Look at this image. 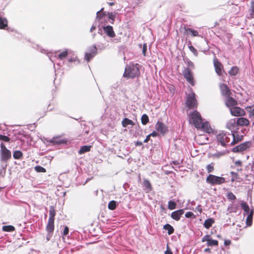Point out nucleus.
<instances>
[{
  "mask_svg": "<svg viewBox=\"0 0 254 254\" xmlns=\"http://www.w3.org/2000/svg\"><path fill=\"white\" fill-rule=\"evenodd\" d=\"M140 65L138 64L127 65L125 69L123 76L127 78H134L140 76Z\"/></svg>",
  "mask_w": 254,
  "mask_h": 254,
  "instance_id": "obj_1",
  "label": "nucleus"
},
{
  "mask_svg": "<svg viewBox=\"0 0 254 254\" xmlns=\"http://www.w3.org/2000/svg\"><path fill=\"white\" fill-rule=\"evenodd\" d=\"M189 123L192 124L196 128H199L202 119L200 114L197 111H194L189 114Z\"/></svg>",
  "mask_w": 254,
  "mask_h": 254,
  "instance_id": "obj_2",
  "label": "nucleus"
},
{
  "mask_svg": "<svg viewBox=\"0 0 254 254\" xmlns=\"http://www.w3.org/2000/svg\"><path fill=\"white\" fill-rule=\"evenodd\" d=\"M190 89L191 92L187 95L186 104L189 109H193L197 108V101L195 98V94L192 91L191 88Z\"/></svg>",
  "mask_w": 254,
  "mask_h": 254,
  "instance_id": "obj_3",
  "label": "nucleus"
},
{
  "mask_svg": "<svg viewBox=\"0 0 254 254\" xmlns=\"http://www.w3.org/2000/svg\"><path fill=\"white\" fill-rule=\"evenodd\" d=\"M206 182L212 186H214L224 184L226 180L223 177L209 174L206 179Z\"/></svg>",
  "mask_w": 254,
  "mask_h": 254,
  "instance_id": "obj_4",
  "label": "nucleus"
},
{
  "mask_svg": "<svg viewBox=\"0 0 254 254\" xmlns=\"http://www.w3.org/2000/svg\"><path fill=\"white\" fill-rule=\"evenodd\" d=\"M230 136L231 134L229 133L222 132L217 135L216 138L222 146H225L227 143L231 142Z\"/></svg>",
  "mask_w": 254,
  "mask_h": 254,
  "instance_id": "obj_5",
  "label": "nucleus"
},
{
  "mask_svg": "<svg viewBox=\"0 0 254 254\" xmlns=\"http://www.w3.org/2000/svg\"><path fill=\"white\" fill-rule=\"evenodd\" d=\"M184 78L192 86H194L195 82L192 71L189 68H185L183 71Z\"/></svg>",
  "mask_w": 254,
  "mask_h": 254,
  "instance_id": "obj_6",
  "label": "nucleus"
},
{
  "mask_svg": "<svg viewBox=\"0 0 254 254\" xmlns=\"http://www.w3.org/2000/svg\"><path fill=\"white\" fill-rule=\"evenodd\" d=\"M231 132V135L233 137V140L229 144L230 146H234V145L243 140V135L240 134L238 129L232 131Z\"/></svg>",
  "mask_w": 254,
  "mask_h": 254,
  "instance_id": "obj_7",
  "label": "nucleus"
},
{
  "mask_svg": "<svg viewBox=\"0 0 254 254\" xmlns=\"http://www.w3.org/2000/svg\"><path fill=\"white\" fill-rule=\"evenodd\" d=\"M1 147V159L2 161H7L11 157V152L8 150L3 143H0Z\"/></svg>",
  "mask_w": 254,
  "mask_h": 254,
  "instance_id": "obj_8",
  "label": "nucleus"
},
{
  "mask_svg": "<svg viewBox=\"0 0 254 254\" xmlns=\"http://www.w3.org/2000/svg\"><path fill=\"white\" fill-rule=\"evenodd\" d=\"M230 112L231 115L235 117H243L246 115L245 110L236 106L230 108Z\"/></svg>",
  "mask_w": 254,
  "mask_h": 254,
  "instance_id": "obj_9",
  "label": "nucleus"
},
{
  "mask_svg": "<svg viewBox=\"0 0 254 254\" xmlns=\"http://www.w3.org/2000/svg\"><path fill=\"white\" fill-rule=\"evenodd\" d=\"M54 228V221L48 220V224L46 226V231H47L46 239L48 241H50L51 237H52Z\"/></svg>",
  "mask_w": 254,
  "mask_h": 254,
  "instance_id": "obj_10",
  "label": "nucleus"
},
{
  "mask_svg": "<svg viewBox=\"0 0 254 254\" xmlns=\"http://www.w3.org/2000/svg\"><path fill=\"white\" fill-rule=\"evenodd\" d=\"M97 53V49L95 46H91L89 49V51L85 53V59L89 62Z\"/></svg>",
  "mask_w": 254,
  "mask_h": 254,
  "instance_id": "obj_11",
  "label": "nucleus"
},
{
  "mask_svg": "<svg viewBox=\"0 0 254 254\" xmlns=\"http://www.w3.org/2000/svg\"><path fill=\"white\" fill-rule=\"evenodd\" d=\"M251 145V142H245L234 147L232 149V151L235 153L243 152L247 150L248 148H250Z\"/></svg>",
  "mask_w": 254,
  "mask_h": 254,
  "instance_id": "obj_12",
  "label": "nucleus"
},
{
  "mask_svg": "<svg viewBox=\"0 0 254 254\" xmlns=\"http://www.w3.org/2000/svg\"><path fill=\"white\" fill-rule=\"evenodd\" d=\"M213 64L215 67V72L217 74L221 76L222 75V71H223V65L219 62L217 59L215 58L213 60Z\"/></svg>",
  "mask_w": 254,
  "mask_h": 254,
  "instance_id": "obj_13",
  "label": "nucleus"
},
{
  "mask_svg": "<svg viewBox=\"0 0 254 254\" xmlns=\"http://www.w3.org/2000/svg\"><path fill=\"white\" fill-rule=\"evenodd\" d=\"M202 242H207V245L208 246H218V241L215 240H212L210 236L209 235H205L202 238Z\"/></svg>",
  "mask_w": 254,
  "mask_h": 254,
  "instance_id": "obj_14",
  "label": "nucleus"
},
{
  "mask_svg": "<svg viewBox=\"0 0 254 254\" xmlns=\"http://www.w3.org/2000/svg\"><path fill=\"white\" fill-rule=\"evenodd\" d=\"M238 127L236 119H231L226 124V128L231 132L238 129Z\"/></svg>",
  "mask_w": 254,
  "mask_h": 254,
  "instance_id": "obj_15",
  "label": "nucleus"
},
{
  "mask_svg": "<svg viewBox=\"0 0 254 254\" xmlns=\"http://www.w3.org/2000/svg\"><path fill=\"white\" fill-rule=\"evenodd\" d=\"M155 128L158 132L164 135L168 131L167 127L162 122L158 121L155 125Z\"/></svg>",
  "mask_w": 254,
  "mask_h": 254,
  "instance_id": "obj_16",
  "label": "nucleus"
},
{
  "mask_svg": "<svg viewBox=\"0 0 254 254\" xmlns=\"http://www.w3.org/2000/svg\"><path fill=\"white\" fill-rule=\"evenodd\" d=\"M219 88L222 95L225 96L226 97L231 95V91L229 87L226 84L223 83L220 84L219 85Z\"/></svg>",
  "mask_w": 254,
  "mask_h": 254,
  "instance_id": "obj_17",
  "label": "nucleus"
},
{
  "mask_svg": "<svg viewBox=\"0 0 254 254\" xmlns=\"http://www.w3.org/2000/svg\"><path fill=\"white\" fill-rule=\"evenodd\" d=\"M227 99L225 101V105L229 108L233 107L238 105V102L230 96L226 97Z\"/></svg>",
  "mask_w": 254,
  "mask_h": 254,
  "instance_id": "obj_18",
  "label": "nucleus"
},
{
  "mask_svg": "<svg viewBox=\"0 0 254 254\" xmlns=\"http://www.w3.org/2000/svg\"><path fill=\"white\" fill-rule=\"evenodd\" d=\"M104 32L107 36L111 38H114L116 36L115 33L113 30V28L111 26H106L103 27Z\"/></svg>",
  "mask_w": 254,
  "mask_h": 254,
  "instance_id": "obj_19",
  "label": "nucleus"
},
{
  "mask_svg": "<svg viewBox=\"0 0 254 254\" xmlns=\"http://www.w3.org/2000/svg\"><path fill=\"white\" fill-rule=\"evenodd\" d=\"M184 213V209H179L171 213V217L176 221H179L181 216Z\"/></svg>",
  "mask_w": 254,
  "mask_h": 254,
  "instance_id": "obj_20",
  "label": "nucleus"
},
{
  "mask_svg": "<svg viewBox=\"0 0 254 254\" xmlns=\"http://www.w3.org/2000/svg\"><path fill=\"white\" fill-rule=\"evenodd\" d=\"M203 130L204 131L207 133H210L212 129L211 127L209 124L208 122H201L199 127V128Z\"/></svg>",
  "mask_w": 254,
  "mask_h": 254,
  "instance_id": "obj_21",
  "label": "nucleus"
},
{
  "mask_svg": "<svg viewBox=\"0 0 254 254\" xmlns=\"http://www.w3.org/2000/svg\"><path fill=\"white\" fill-rule=\"evenodd\" d=\"M238 126L244 127L248 126L250 124L249 120L244 117H240L236 119Z\"/></svg>",
  "mask_w": 254,
  "mask_h": 254,
  "instance_id": "obj_22",
  "label": "nucleus"
},
{
  "mask_svg": "<svg viewBox=\"0 0 254 254\" xmlns=\"http://www.w3.org/2000/svg\"><path fill=\"white\" fill-rule=\"evenodd\" d=\"M184 29L185 30V33L187 35H189V33H190L192 36L196 37L198 36V32L197 31L193 30L192 29L187 28L186 26H184Z\"/></svg>",
  "mask_w": 254,
  "mask_h": 254,
  "instance_id": "obj_23",
  "label": "nucleus"
},
{
  "mask_svg": "<svg viewBox=\"0 0 254 254\" xmlns=\"http://www.w3.org/2000/svg\"><path fill=\"white\" fill-rule=\"evenodd\" d=\"M254 212V210H251L246 218V224L248 226L250 227L252 225Z\"/></svg>",
  "mask_w": 254,
  "mask_h": 254,
  "instance_id": "obj_24",
  "label": "nucleus"
},
{
  "mask_svg": "<svg viewBox=\"0 0 254 254\" xmlns=\"http://www.w3.org/2000/svg\"><path fill=\"white\" fill-rule=\"evenodd\" d=\"M122 125L124 127H126L128 125H131L133 126L135 124L132 120L126 118L122 121Z\"/></svg>",
  "mask_w": 254,
  "mask_h": 254,
  "instance_id": "obj_25",
  "label": "nucleus"
},
{
  "mask_svg": "<svg viewBox=\"0 0 254 254\" xmlns=\"http://www.w3.org/2000/svg\"><path fill=\"white\" fill-rule=\"evenodd\" d=\"M92 147L91 145H84L81 147L78 151L79 154H82L87 152H89Z\"/></svg>",
  "mask_w": 254,
  "mask_h": 254,
  "instance_id": "obj_26",
  "label": "nucleus"
},
{
  "mask_svg": "<svg viewBox=\"0 0 254 254\" xmlns=\"http://www.w3.org/2000/svg\"><path fill=\"white\" fill-rule=\"evenodd\" d=\"M214 222L215 221L213 218H209L204 221L203 225L205 228L208 229Z\"/></svg>",
  "mask_w": 254,
  "mask_h": 254,
  "instance_id": "obj_27",
  "label": "nucleus"
},
{
  "mask_svg": "<svg viewBox=\"0 0 254 254\" xmlns=\"http://www.w3.org/2000/svg\"><path fill=\"white\" fill-rule=\"evenodd\" d=\"M56 212L53 206H51L49 210V218L48 220L55 221V216Z\"/></svg>",
  "mask_w": 254,
  "mask_h": 254,
  "instance_id": "obj_28",
  "label": "nucleus"
},
{
  "mask_svg": "<svg viewBox=\"0 0 254 254\" xmlns=\"http://www.w3.org/2000/svg\"><path fill=\"white\" fill-rule=\"evenodd\" d=\"M163 228L168 231V233L169 235H171L173 234L174 232V228L170 224H167L165 225L163 227Z\"/></svg>",
  "mask_w": 254,
  "mask_h": 254,
  "instance_id": "obj_29",
  "label": "nucleus"
},
{
  "mask_svg": "<svg viewBox=\"0 0 254 254\" xmlns=\"http://www.w3.org/2000/svg\"><path fill=\"white\" fill-rule=\"evenodd\" d=\"M239 71V68L237 66H233L229 71V73L230 75L235 76L236 75Z\"/></svg>",
  "mask_w": 254,
  "mask_h": 254,
  "instance_id": "obj_30",
  "label": "nucleus"
},
{
  "mask_svg": "<svg viewBox=\"0 0 254 254\" xmlns=\"http://www.w3.org/2000/svg\"><path fill=\"white\" fill-rule=\"evenodd\" d=\"M2 230L5 232H12L15 230V228L12 225H6L2 227Z\"/></svg>",
  "mask_w": 254,
  "mask_h": 254,
  "instance_id": "obj_31",
  "label": "nucleus"
},
{
  "mask_svg": "<svg viewBox=\"0 0 254 254\" xmlns=\"http://www.w3.org/2000/svg\"><path fill=\"white\" fill-rule=\"evenodd\" d=\"M23 154L21 151L19 150L15 151L13 152V156L15 159H19L22 157Z\"/></svg>",
  "mask_w": 254,
  "mask_h": 254,
  "instance_id": "obj_32",
  "label": "nucleus"
},
{
  "mask_svg": "<svg viewBox=\"0 0 254 254\" xmlns=\"http://www.w3.org/2000/svg\"><path fill=\"white\" fill-rule=\"evenodd\" d=\"M117 207V203L115 200H112L108 204V208L111 210H115Z\"/></svg>",
  "mask_w": 254,
  "mask_h": 254,
  "instance_id": "obj_33",
  "label": "nucleus"
},
{
  "mask_svg": "<svg viewBox=\"0 0 254 254\" xmlns=\"http://www.w3.org/2000/svg\"><path fill=\"white\" fill-rule=\"evenodd\" d=\"M141 123L143 125H146L149 122V118L146 114H143L141 118Z\"/></svg>",
  "mask_w": 254,
  "mask_h": 254,
  "instance_id": "obj_34",
  "label": "nucleus"
},
{
  "mask_svg": "<svg viewBox=\"0 0 254 254\" xmlns=\"http://www.w3.org/2000/svg\"><path fill=\"white\" fill-rule=\"evenodd\" d=\"M242 208L247 213H249L250 207L247 203L245 202H242L241 203Z\"/></svg>",
  "mask_w": 254,
  "mask_h": 254,
  "instance_id": "obj_35",
  "label": "nucleus"
},
{
  "mask_svg": "<svg viewBox=\"0 0 254 254\" xmlns=\"http://www.w3.org/2000/svg\"><path fill=\"white\" fill-rule=\"evenodd\" d=\"M214 164H215L214 163L212 162L210 164H208L206 166V170H207V173H210L213 172V171L214 170Z\"/></svg>",
  "mask_w": 254,
  "mask_h": 254,
  "instance_id": "obj_36",
  "label": "nucleus"
},
{
  "mask_svg": "<svg viewBox=\"0 0 254 254\" xmlns=\"http://www.w3.org/2000/svg\"><path fill=\"white\" fill-rule=\"evenodd\" d=\"M68 55V51L67 50H64L61 52L58 56V58L61 60H62L65 58Z\"/></svg>",
  "mask_w": 254,
  "mask_h": 254,
  "instance_id": "obj_37",
  "label": "nucleus"
},
{
  "mask_svg": "<svg viewBox=\"0 0 254 254\" xmlns=\"http://www.w3.org/2000/svg\"><path fill=\"white\" fill-rule=\"evenodd\" d=\"M35 170L37 172L39 173H45L46 172V170L44 167L41 166H36L34 168Z\"/></svg>",
  "mask_w": 254,
  "mask_h": 254,
  "instance_id": "obj_38",
  "label": "nucleus"
},
{
  "mask_svg": "<svg viewBox=\"0 0 254 254\" xmlns=\"http://www.w3.org/2000/svg\"><path fill=\"white\" fill-rule=\"evenodd\" d=\"M176 203L175 202L170 200L168 202V208L170 210H173L176 208Z\"/></svg>",
  "mask_w": 254,
  "mask_h": 254,
  "instance_id": "obj_39",
  "label": "nucleus"
},
{
  "mask_svg": "<svg viewBox=\"0 0 254 254\" xmlns=\"http://www.w3.org/2000/svg\"><path fill=\"white\" fill-rule=\"evenodd\" d=\"M227 197L229 200H235L236 199V196L231 191L227 192Z\"/></svg>",
  "mask_w": 254,
  "mask_h": 254,
  "instance_id": "obj_40",
  "label": "nucleus"
},
{
  "mask_svg": "<svg viewBox=\"0 0 254 254\" xmlns=\"http://www.w3.org/2000/svg\"><path fill=\"white\" fill-rule=\"evenodd\" d=\"M143 184H144V186H145V187L146 189H147L149 190H152V187H151V183H150V182L148 180H144Z\"/></svg>",
  "mask_w": 254,
  "mask_h": 254,
  "instance_id": "obj_41",
  "label": "nucleus"
},
{
  "mask_svg": "<svg viewBox=\"0 0 254 254\" xmlns=\"http://www.w3.org/2000/svg\"><path fill=\"white\" fill-rule=\"evenodd\" d=\"M10 140V138L7 136L0 134V140L3 141L4 142H9Z\"/></svg>",
  "mask_w": 254,
  "mask_h": 254,
  "instance_id": "obj_42",
  "label": "nucleus"
},
{
  "mask_svg": "<svg viewBox=\"0 0 254 254\" xmlns=\"http://www.w3.org/2000/svg\"><path fill=\"white\" fill-rule=\"evenodd\" d=\"M107 15L108 16V18L112 20L111 23H113L115 20V15L113 14L112 13L110 12L108 13Z\"/></svg>",
  "mask_w": 254,
  "mask_h": 254,
  "instance_id": "obj_43",
  "label": "nucleus"
},
{
  "mask_svg": "<svg viewBox=\"0 0 254 254\" xmlns=\"http://www.w3.org/2000/svg\"><path fill=\"white\" fill-rule=\"evenodd\" d=\"M190 50L194 54V55L197 56L198 54L197 50L192 46H189Z\"/></svg>",
  "mask_w": 254,
  "mask_h": 254,
  "instance_id": "obj_44",
  "label": "nucleus"
},
{
  "mask_svg": "<svg viewBox=\"0 0 254 254\" xmlns=\"http://www.w3.org/2000/svg\"><path fill=\"white\" fill-rule=\"evenodd\" d=\"M146 51H147V44H144L143 45V47H142V54L144 56H146Z\"/></svg>",
  "mask_w": 254,
  "mask_h": 254,
  "instance_id": "obj_45",
  "label": "nucleus"
},
{
  "mask_svg": "<svg viewBox=\"0 0 254 254\" xmlns=\"http://www.w3.org/2000/svg\"><path fill=\"white\" fill-rule=\"evenodd\" d=\"M68 232H69L68 227L67 226H65L64 228V232H63V235L64 236H66V235H67L68 234Z\"/></svg>",
  "mask_w": 254,
  "mask_h": 254,
  "instance_id": "obj_46",
  "label": "nucleus"
},
{
  "mask_svg": "<svg viewBox=\"0 0 254 254\" xmlns=\"http://www.w3.org/2000/svg\"><path fill=\"white\" fill-rule=\"evenodd\" d=\"M193 216V213L192 212H188L185 214V216L187 218H190Z\"/></svg>",
  "mask_w": 254,
  "mask_h": 254,
  "instance_id": "obj_47",
  "label": "nucleus"
},
{
  "mask_svg": "<svg viewBox=\"0 0 254 254\" xmlns=\"http://www.w3.org/2000/svg\"><path fill=\"white\" fill-rule=\"evenodd\" d=\"M232 243V242L230 240H225L224 244L225 246H230Z\"/></svg>",
  "mask_w": 254,
  "mask_h": 254,
  "instance_id": "obj_48",
  "label": "nucleus"
},
{
  "mask_svg": "<svg viewBox=\"0 0 254 254\" xmlns=\"http://www.w3.org/2000/svg\"><path fill=\"white\" fill-rule=\"evenodd\" d=\"M195 210L201 213L202 211V208L201 205H198L195 207Z\"/></svg>",
  "mask_w": 254,
  "mask_h": 254,
  "instance_id": "obj_49",
  "label": "nucleus"
},
{
  "mask_svg": "<svg viewBox=\"0 0 254 254\" xmlns=\"http://www.w3.org/2000/svg\"><path fill=\"white\" fill-rule=\"evenodd\" d=\"M234 164L236 166L241 167L242 165V162L241 160H237L234 162Z\"/></svg>",
  "mask_w": 254,
  "mask_h": 254,
  "instance_id": "obj_50",
  "label": "nucleus"
},
{
  "mask_svg": "<svg viewBox=\"0 0 254 254\" xmlns=\"http://www.w3.org/2000/svg\"><path fill=\"white\" fill-rule=\"evenodd\" d=\"M103 18V15L101 13H100V12H97V18L99 20H101Z\"/></svg>",
  "mask_w": 254,
  "mask_h": 254,
  "instance_id": "obj_51",
  "label": "nucleus"
},
{
  "mask_svg": "<svg viewBox=\"0 0 254 254\" xmlns=\"http://www.w3.org/2000/svg\"><path fill=\"white\" fill-rule=\"evenodd\" d=\"M150 135L149 134H148L145 138V139L144 140V143H147L148 142V141L150 140Z\"/></svg>",
  "mask_w": 254,
  "mask_h": 254,
  "instance_id": "obj_52",
  "label": "nucleus"
},
{
  "mask_svg": "<svg viewBox=\"0 0 254 254\" xmlns=\"http://www.w3.org/2000/svg\"><path fill=\"white\" fill-rule=\"evenodd\" d=\"M149 135H150V136L155 137L157 136L158 133L155 131H153L152 133L149 134Z\"/></svg>",
  "mask_w": 254,
  "mask_h": 254,
  "instance_id": "obj_53",
  "label": "nucleus"
},
{
  "mask_svg": "<svg viewBox=\"0 0 254 254\" xmlns=\"http://www.w3.org/2000/svg\"><path fill=\"white\" fill-rule=\"evenodd\" d=\"M231 175L232 176H233V177H235V179H237L238 176V173H236V172H231Z\"/></svg>",
  "mask_w": 254,
  "mask_h": 254,
  "instance_id": "obj_54",
  "label": "nucleus"
},
{
  "mask_svg": "<svg viewBox=\"0 0 254 254\" xmlns=\"http://www.w3.org/2000/svg\"><path fill=\"white\" fill-rule=\"evenodd\" d=\"M165 254H173V253L171 251V250L169 249V248L168 247L167 250L165 252Z\"/></svg>",
  "mask_w": 254,
  "mask_h": 254,
  "instance_id": "obj_55",
  "label": "nucleus"
},
{
  "mask_svg": "<svg viewBox=\"0 0 254 254\" xmlns=\"http://www.w3.org/2000/svg\"><path fill=\"white\" fill-rule=\"evenodd\" d=\"M142 142L141 141H136L135 143V145L136 146H141L142 145Z\"/></svg>",
  "mask_w": 254,
  "mask_h": 254,
  "instance_id": "obj_56",
  "label": "nucleus"
},
{
  "mask_svg": "<svg viewBox=\"0 0 254 254\" xmlns=\"http://www.w3.org/2000/svg\"><path fill=\"white\" fill-rule=\"evenodd\" d=\"M96 26H95L93 25V26L91 27L90 30V31L91 32H92L93 31H94V30L96 29Z\"/></svg>",
  "mask_w": 254,
  "mask_h": 254,
  "instance_id": "obj_57",
  "label": "nucleus"
},
{
  "mask_svg": "<svg viewBox=\"0 0 254 254\" xmlns=\"http://www.w3.org/2000/svg\"><path fill=\"white\" fill-rule=\"evenodd\" d=\"M74 61H75V60H74V59L73 58H70V59H69L68 60V62L69 63H71V62H74Z\"/></svg>",
  "mask_w": 254,
  "mask_h": 254,
  "instance_id": "obj_58",
  "label": "nucleus"
},
{
  "mask_svg": "<svg viewBox=\"0 0 254 254\" xmlns=\"http://www.w3.org/2000/svg\"><path fill=\"white\" fill-rule=\"evenodd\" d=\"M251 114L254 116V108L251 111Z\"/></svg>",
  "mask_w": 254,
  "mask_h": 254,
  "instance_id": "obj_59",
  "label": "nucleus"
},
{
  "mask_svg": "<svg viewBox=\"0 0 254 254\" xmlns=\"http://www.w3.org/2000/svg\"><path fill=\"white\" fill-rule=\"evenodd\" d=\"M252 14H254V7H251Z\"/></svg>",
  "mask_w": 254,
  "mask_h": 254,
  "instance_id": "obj_60",
  "label": "nucleus"
},
{
  "mask_svg": "<svg viewBox=\"0 0 254 254\" xmlns=\"http://www.w3.org/2000/svg\"><path fill=\"white\" fill-rule=\"evenodd\" d=\"M204 251L205 252H210V250L209 248H207L204 250Z\"/></svg>",
  "mask_w": 254,
  "mask_h": 254,
  "instance_id": "obj_61",
  "label": "nucleus"
},
{
  "mask_svg": "<svg viewBox=\"0 0 254 254\" xmlns=\"http://www.w3.org/2000/svg\"><path fill=\"white\" fill-rule=\"evenodd\" d=\"M108 4L110 6H113L115 4L114 2H108Z\"/></svg>",
  "mask_w": 254,
  "mask_h": 254,
  "instance_id": "obj_62",
  "label": "nucleus"
},
{
  "mask_svg": "<svg viewBox=\"0 0 254 254\" xmlns=\"http://www.w3.org/2000/svg\"><path fill=\"white\" fill-rule=\"evenodd\" d=\"M103 11H104V8H102L98 12H100V13L104 12Z\"/></svg>",
  "mask_w": 254,
  "mask_h": 254,
  "instance_id": "obj_63",
  "label": "nucleus"
},
{
  "mask_svg": "<svg viewBox=\"0 0 254 254\" xmlns=\"http://www.w3.org/2000/svg\"><path fill=\"white\" fill-rule=\"evenodd\" d=\"M251 4H252V6L251 7H254V1H252Z\"/></svg>",
  "mask_w": 254,
  "mask_h": 254,
  "instance_id": "obj_64",
  "label": "nucleus"
}]
</instances>
